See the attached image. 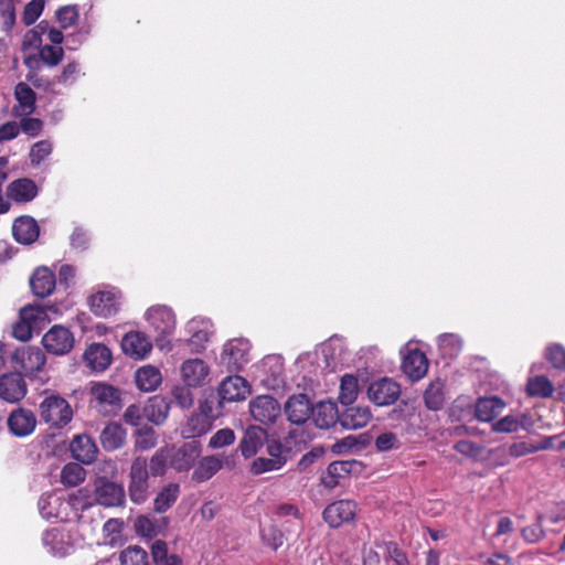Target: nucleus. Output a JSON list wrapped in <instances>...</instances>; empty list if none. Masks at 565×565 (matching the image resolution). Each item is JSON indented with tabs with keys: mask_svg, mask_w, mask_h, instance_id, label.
I'll return each mask as SVG.
<instances>
[{
	"mask_svg": "<svg viewBox=\"0 0 565 565\" xmlns=\"http://www.w3.org/2000/svg\"><path fill=\"white\" fill-rule=\"evenodd\" d=\"M39 415L50 427L62 428L72 420L73 411L64 397L45 391L44 398L39 405Z\"/></svg>",
	"mask_w": 565,
	"mask_h": 565,
	"instance_id": "nucleus-1",
	"label": "nucleus"
},
{
	"mask_svg": "<svg viewBox=\"0 0 565 565\" xmlns=\"http://www.w3.org/2000/svg\"><path fill=\"white\" fill-rule=\"evenodd\" d=\"M89 396L90 408L103 416L116 415L121 409V392L108 383L93 382Z\"/></svg>",
	"mask_w": 565,
	"mask_h": 565,
	"instance_id": "nucleus-2",
	"label": "nucleus"
},
{
	"mask_svg": "<svg viewBox=\"0 0 565 565\" xmlns=\"http://www.w3.org/2000/svg\"><path fill=\"white\" fill-rule=\"evenodd\" d=\"M10 363L22 376H33L43 370L46 356L39 347L23 345L11 353Z\"/></svg>",
	"mask_w": 565,
	"mask_h": 565,
	"instance_id": "nucleus-3",
	"label": "nucleus"
},
{
	"mask_svg": "<svg viewBox=\"0 0 565 565\" xmlns=\"http://www.w3.org/2000/svg\"><path fill=\"white\" fill-rule=\"evenodd\" d=\"M149 471L146 457H136L129 470L128 494L136 504L143 503L149 497Z\"/></svg>",
	"mask_w": 565,
	"mask_h": 565,
	"instance_id": "nucleus-4",
	"label": "nucleus"
},
{
	"mask_svg": "<svg viewBox=\"0 0 565 565\" xmlns=\"http://www.w3.org/2000/svg\"><path fill=\"white\" fill-rule=\"evenodd\" d=\"M358 513V503L353 500L341 499L328 504L322 511V519L331 529L352 524Z\"/></svg>",
	"mask_w": 565,
	"mask_h": 565,
	"instance_id": "nucleus-5",
	"label": "nucleus"
},
{
	"mask_svg": "<svg viewBox=\"0 0 565 565\" xmlns=\"http://www.w3.org/2000/svg\"><path fill=\"white\" fill-rule=\"evenodd\" d=\"M74 334L66 327L53 326L42 338L44 349L54 355L67 354L74 347Z\"/></svg>",
	"mask_w": 565,
	"mask_h": 565,
	"instance_id": "nucleus-6",
	"label": "nucleus"
},
{
	"mask_svg": "<svg viewBox=\"0 0 565 565\" xmlns=\"http://www.w3.org/2000/svg\"><path fill=\"white\" fill-rule=\"evenodd\" d=\"M399 396V384L388 377L376 380L367 387V397L376 406L393 405Z\"/></svg>",
	"mask_w": 565,
	"mask_h": 565,
	"instance_id": "nucleus-7",
	"label": "nucleus"
},
{
	"mask_svg": "<svg viewBox=\"0 0 565 565\" xmlns=\"http://www.w3.org/2000/svg\"><path fill=\"white\" fill-rule=\"evenodd\" d=\"M95 501L103 507H121L126 501V493L120 483L108 480L106 477L98 478L94 490Z\"/></svg>",
	"mask_w": 565,
	"mask_h": 565,
	"instance_id": "nucleus-8",
	"label": "nucleus"
},
{
	"mask_svg": "<svg viewBox=\"0 0 565 565\" xmlns=\"http://www.w3.org/2000/svg\"><path fill=\"white\" fill-rule=\"evenodd\" d=\"M202 452L200 441L191 440L169 452V463L178 472L189 471Z\"/></svg>",
	"mask_w": 565,
	"mask_h": 565,
	"instance_id": "nucleus-9",
	"label": "nucleus"
},
{
	"mask_svg": "<svg viewBox=\"0 0 565 565\" xmlns=\"http://www.w3.org/2000/svg\"><path fill=\"white\" fill-rule=\"evenodd\" d=\"M88 306L96 317L109 318L119 310V295L115 289L97 290L89 296Z\"/></svg>",
	"mask_w": 565,
	"mask_h": 565,
	"instance_id": "nucleus-10",
	"label": "nucleus"
},
{
	"mask_svg": "<svg viewBox=\"0 0 565 565\" xmlns=\"http://www.w3.org/2000/svg\"><path fill=\"white\" fill-rule=\"evenodd\" d=\"M280 412V404L269 395H259L249 402L252 417L264 425L274 424Z\"/></svg>",
	"mask_w": 565,
	"mask_h": 565,
	"instance_id": "nucleus-11",
	"label": "nucleus"
},
{
	"mask_svg": "<svg viewBox=\"0 0 565 565\" xmlns=\"http://www.w3.org/2000/svg\"><path fill=\"white\" fill-rule=\"evenodd\" d=\"M249 344L242 339H233L225 343L221 353V362L228 371H239L248 362Z\"/></svg>",
	"mask_w": 565,
	"mask_h": 565,
	"instance_id": "nucleus-12",
	"label": "nucleus"
},
{
	"mask_svg": "<svg viewBox=\"0 0 565 565\" xmlns=\"http://www.w3.org/2000/svg\"><path fill=\"white\" fill-rule=\"evenodd\" d=\"M26 394V384L19 372L0 376V397L9 403L20 402Z\"/></svg>",
	"mask_w": 565,
	"mask_h": 565,
	"instance_id": "nucleus-13",
	"label": "nucleus"
},
{
	"mask_svg": "<svg viewBox=\"0 0 565 565\" xmlns=\"http://www.w3.org/2000/svg\"><path fill=\"white\" fill-rule=\"evenodd\" d=\"M7 423L12 435L26 437L34 431L36 417L32 411L18 407L10 413Z\"/></svg>",
	"mask_w": 565,
	"mask_h": 565,
	"instance_id": "nucleus-14",
	"label": "nucleus"
},
{
	"mask_svg": "<svg viewBox=\"0 0 565 565\" xmlns=\"http://www.w3.org/2000/svg\"><path fill=\"white\" fill-rule=\"evenodd\" d=\"M312 413V404L306 394L290 396L285 404V414L291 424H305Z\"/></svg>",
	"mask_w": 565,
	"mask_h": 565,
	"instance_id": "nucleus-15",
	"label": "nucleus"
},
{
	"mask_svg": "<svg viewBox=\"0 0 565 565\" xmlns=\"http://www.w3.org/2000/svg\"><path fill=\"white\" fill-rule=\"evenodd\" d=\"M247 394H249V385L247 381L239 375L227 376L218 386L221 403L242 401L245 399Z\"/></svg>",
	"mask_w": 565,
	"mask_h": 565,
	"instance_id": "nucleus-16",
	"label": "nucleus"
},
{
	"mask_svg": "<svg viewBox=\"0 0 565 565\" xmlns=\"http://www.w3.org/2000/svg\"><path fill=\"white\" fill-rule=\"evenodd\" d=\"M402 369L411 381H419L428 371V359L419 349L409 350L403 359Z\"/></svg>",
	"mask_w": 565,
	"mask_h": 565,
	"instance_id": "nucleus-17",
	"label": "nucleus"
},
{
	"mask_svg": "<svg viewBox=\"0 0 565 565\" xmlns=\"http://www.w3.org/2000/svg\"><path fill=\"white\" fill-rule=\"evenodd\" d=\"M361 467L358 460H338L331 462L327 468V473L322 476L321 481L327 488H335L341 479L347 478Z\"/></svg>",
	"mask_w": 565,
	"mask_h": 565,
	"instance_id": "nucleus-18",
	"label": "nucleus"
},
{
	"mask_svg": "<svg viewBox=\"0 0 565 565\" xmlns=\"http://www.w3.org/2000/svg\"><path fill=\"white\" fill-rule=\"evenodd\" d=\"M14 97L18 102L12 107V115L14 117L30 116L35 111L36 94L26 83L20 82L15 85Z\"/></svg>",
	"mask_w": 565,
	"mask_h": 565,
	"instance_id": "nucleus-19",
	"label": "nucleus"
},
{
	"mask_svg": "<svg viewBox=\"0 0 565 565\" xmlns=\"http://www.w3.org/2000/svg\"><path fill=\"white\" fill-rule=\"evenodd\" d=\"M267 441V431L259 426H248L239 441L238 449L244 458L255 456Z\"/></svg>",
	"mask_w": 565,
	"mask_h": 565,
	"instance_id": "nucleus-20",
	"label": "nucleus"
},
{
	"mask_svg": "<svg viewBox=\"0 0 565 565\" xmlns=\"http://www.w3.org/2000/svg\"><path fill=\"white\" fill-rule=\"evenodd\" d=\"M55 285V275L47 267L36 268L30 278L31 290L39 298L50 296L54 291Z\"/></svg>",
	"mask_w": 565,
	"mask_h": 565,
	"instance_id": "nucleus-21",
	"label": "nucleus"
},
{
	"mask_svg": "<svg viewBox=\"0 0 565 565\" xmlns=\"http://www.w3.org/2000/svg\"><path fill=\"white\" fill-rule=\"evenodd\" d=\"M71 451L77 461L89 465L96 460L98 448L90 436L77 435L71 443Z\"/></svg>",
	"mask_w": 565,
	"mask_h": 565,
	"instance_id": "nucleus-22",
	"label": "nucleus"
},
{
	"mask_svg": "<svg viewBox=\"0 0 565 565\" xmlns=\"http://www.w3.org/2000/svg\"><path fill=\"white\" fill-rule=\"evenodd\" d=\"M12 234L17 242L32 244L40 235V227L32 216L22 215L14 220Z\"/></svg>",
	"mask_w": 565,
	"mask_h": 565,
	"instance_id": "nucleus-23",
	"label": "nucleus"
},
{
	"mask_svg": "<svg viewBox=\"0 0 565 565\" xmlns=\"http://www.w3.org/2000/svg\"><path fill=\"white\" fill-rule=\"evenodd\" d=\"M39 188L29 178H20L12 181L7 188L8 196L17 203H28L36 198Z\"/></svg>",
	"mask_w": 565,
	"mask_h": 565,
	"instance_id": "nucleus-24",
	"label": "nucleus"
},
{
	"mask_svg": "<svg viewBox=\"0 0 565 565\" xmlns=\"http://www.w3.org/2000/svg\"><path fill=\"white\" fill-rule=\"evenodd\" d=\"M372 418V413L366 406H351L345 408L339 417V423L344 429H360L365 427Z\"/></svg>",
	"mask_w": 565,
	"mask_h": 565,
	"instance_id": "nucleus-25",
	"label": "nucleus"
},
{
	"mask_svg": "<svg viewBox=\"0 0 565 565\" xmlns=\"http://www.w3.org/2000/svg\"><path fill=\"white\" fill-rule=\"evenodd\" d=\"M122 350L134 359H143L152 349L151 342L141 332H129L121 341Z\"/></svg>",
	"mask_w": 565,
	"mask_h": 565,
	"instance_id": "nucleus-26",
	"label": "nucleus"
},
{
	"mask_svg": "<svg viewBox=\"0 0 565 565\" xmlns=\"http://www.w3.org/2000/svg\"><path fill=\"white\" fill-rule=\"evenodd\" d=\"M182 377L188 386H201L209 375L207 365L200 359L186 360L181 366Z\"/></svg>",
	"mask_w": 565,
	"mask_h": 565,
	"instance_id": "nucleus-27",
	"label": "nucleus"
},
{
	"mask_svg": "<svg viewBox=\"0 0 565 565\" xmlns=\"http://www.w3.org/2000/svg\"><path fill=\"white\" fill-rule=\"evenodd\" d=\"M126 429L118 423H108L99 435L100 445L106 451H115L125 445Z\"/></svg>",
	"mask_w": 565,
	"mask_h": 565,
	"instance_id": "nucleus-28",
	"label": "nucleus"
},
{
	"mask_svg": "<svg viewBox=\"0 0 565 565\" xmlns=\"http://www.w3.org/2000/svg\"><path fill=\"white\" fill-rule=\"evenodd\" d=\"M147 320L160 335L172 333L175 327L173 313L164 307L149 309Z\"/></svg>",
	"mask_w": 565,
	"mask_h": 565,
	"instance_id": "nucleus-29",
	"label": "nucleus"
},
{
	"mask_svg": "<svg viewBox=\"0 0 565 565\" xmlns=\"http://www.w3.org/2000/svg\"><path fill=\"white\" fill-rule=\"evenodd\" d=\"M311 417L318 428L329 429L339 422L340 414L334 403L320 402L312 406Z\"/></svg>",
	"mask_w": 565,
	"mask_h": 565,
	"instance_id": "nucleus-30",
	"label": "nucleus"
},
{
	"mask_svg": "<svg viewBox=\"0 0 565 565\" xmlns=\"http://www.w3.org/2000/svg\"><path fill=\"white\" fill-rule=\"evenodd\" d=\"M505 407L498 396L480 397L476 403L475 416L480 422H492Z\"/></svg>",
	"mask_w": 565,
	"mask_h": 565,
	"instance_id": "nucleus-31",
	"label": "nucleus"
},
{
	"mask_svg": "<svg viewBox=\"0 0 565 565\" xmlns=\"http://www.w3.org/2000/svg\"><path fill=\"white\" fill-rule=\"evenodd\" d=\"M84 359L93 370L104 371L111 363V352L103 343H93L85 350Z\"/></svg>",
	"mask_w": 565,
	"mask_h": 565,
	"instance_id": "nucleus-32",
	"label": "nucleus"
},
{
	"mask_svg": "<svg viewBox=\"0 0 565 565\" xmlns=\"http://www.w3.org/2000/svg\"><path fill=\"white\" fill-rule=\"evenodd\" d=\"M212 427L211 416L205 412L204 406H201V413L193 414L182 428V435L188 439L203 436Z\"/></svg>",
	"mask_w": 565,
	"mask_h": 565,
	"instance_id": "nucleus-33",
	"label": "nucleus"
},
{
	"mask_svg": "<svg viewBox=\"0 0 565 565\" xmlns=\"http://www.w3.org/2000/svg\"><path fill=\"white\" fill-rule=\"evenodd\" d=\"M223 467V461L216 456L203 457L192 472V480L201 483L214 477Z\"/></svg>",
	"mask_w": 565,
	"mask_h": 565,
	"instance_id": "nucleus-34",
	"label": "nucleus"
},
{
	"mask_svg": "<svg viewBox=\"0 0 565 565\" xmlns=\"http://www.w3.org/2000/svg\"><path fill=\"white\" fill-rule=\"evenodd\" d=\"M170 411L169 402L161 396H153L149 398L148 403L143 407L146 418L156 424L161 425L168 417Z\"/></svg>",
	"mask_w": 565,
	"mask_h": 565,
	"instance_id": "nucleus-35",
	"label": "nucleus"
},
{
	"mask_svg": "<svg viewBox=\"0 0 565 565\" xmlns=\"http://www.w3.org/2000/svg\"><path fill=\"white\" fill-rule=\"evenodd\" d=\"M135 381L140 391L152 392L161 384L162 377L157 367L146 365L137 370Z\"/></svg>",
	"mask_w": 565,
	"mask_h": 565,
	"instance_id": "nucleus-36",
	"label": "nucleus"
},
{
	"mask_svg": "<svg viewBox=\"0 0 565 565\" xmlns=\"http://www.w3.org/2000/svg\"><path fill=\"white\" fill-rule=\"evenodd\" d=\"M180 495V484L170 482L166 484L156 495L153 500V510L157 513H164L168 511L178 500Z\"/></svg>",
	"mask_w": 565,
	"mask_h": 565,
	"instance_id": "nucleus-37",
	"label": "nucleus"
},
{
	"mask_svg": "<svg viewBox=\"0 0 565 565\" xmlns=\"http://www.w3.org/2000/svg\"><path fill=\"white\" fill-rule=\"evenodd\" d=\"M554 391L553 383L544 375L530 377L526 382L525 392L531 397L548 398Z\"/></svg>",
	"mask_w": 565,
	"mask_h": 565,
	"instance_id": "nucleus-38",
	"label": "nucleus"
},
{
	"mask_svg": "<svg viewBox=\"0 0 565 565\" xmlns=\"http://www.w3.org/2000/svg\"><path fill=\"white\" fill-rule=\"evenodd\" d=\"M424 402L428 409L439 411L445 403L444 383L440 380L431 382L424 392Z\"/></svg>",
	"mask_w": 565,
	"mask_h": 565,
	"instance_id": "nucleus-39",
	"label": "nucleus"
},
{
	"mask_svg": "<svg viewBox=\"0 0 565 565\" xmlns=\"http://www.w3.org/2000/svg\"><path fill=\"white\" fill-rule=\"evenodd\" d=\"M359 394L358 377L352 374H344L340 382L339 402L342 405H351Z\"/></svg>",
	"mask_w": 565,
	"mask_h": 565,
	"instance_id": "nucleus-40",
	"label": "nucleus"
},
{
	"mask_svg": "<svg viewBox=\"0 0 565 565\" xmlns=\"http://www.w3.org/2000/svg\"><path fill=\"white\" fill-rule=\"evenodd\" d=\"M86 478L85 469L77 462L66 463L61 471V482L66 487H76Z\"/></svg>",
	"mask_w": 565,
	"mask_h": 565,
	"instance_id": "nucleus-41",
	"label": "nucleus"
},
{
	"mask_svg": "<svg viewBox=\"0 0 565 565\" xmlns=\"http://www.w3.org/2000/svg\"><path fill=\"white\" fill-rule=\"evenodd\" d=\"M158 436L156 430L148 425H145L136 430L135 434V448L141 451H147L157 446Z\"/></svg>",
	"mask_w": 565,
	"mask_h": 565,
	"instance_id": "nucleus-42",
	"label": "nucleus"
},
{
	"mask_svg": "<svg viewBox=\"0 0 565 565\" xmlns=\"http://www.w3.org/2000/svg\"><path fill=\"white\" fill-rule=\"evenodd\" d=\"M120 563L121 565H148V554L140 546H128L120 553Z\"/></svg>",
	"mask_w": 565,
	"mask_h": 565,
	"instance_id": "nucleus-43",
	"label": "nucleus"
},
{
	"mask_svg": "<svg viewBox=\"0 0 565 565\" xmlns=\"http://www.w3.org/2000/svg\"><path fill=\"white\" fill-rule=\"evenodd\" d=\"M169 461V451L166 448L158 449L149 461V475L152 477H162L167 471V462Z\"/></svg>",
	"mask_w": 565,
	"mask_h": 565,
	"instance_id": "nucleus-44",
	"label": "nucleus"
},
{
	"mask_svg": "<svg viewBox=\"0 0 565 565\" xmlns=\"http://www.w3.org/2000/svg\"><path fill=\"white\" fill-rule=\"evenodd\" d=\"M286 463V459H273L258 457L253 460L250 465V472L253 475H262L264 472L278 470Z\"/></svg>",
	"mask_w": 565,
	"mask_h": 565,
	"instance_id": "nucleus-45",
	"label": "nucleus"
},
{
	"mask_svg": "<svg viewBox=\"0 0 565 565\" xmlns=\"http://www.w3.org/2000/svg\"><path fill=\"white\" fill-rule=\"evenodd\" d=\"M53 150V145L50 140H40L35 142L30 150L29 158L31 166L36 167L44 161Z\"/></svg>",
	"mask_w": 565,
	"mask_h": 565,
	"instance_id": "nucleus-46",
	"label": "nucleus"
},
{
	"mask_svg": "<svg viewBox=\"0 0 565 565\" xmlns=\"http://www.w3.org/2000/svg\"><path fill=\"white\" fill-rule=\"evenodd\" d=\"M56 19L62 29H67L76 24L79 13L77 6L68 4L56 10Z\"/></svg>",
	"mask_w": 565,
	"mask_h": 565,
	"instance_id": "nucleus-47",
	"label": "nucleus"
},
{
	"mask_svg": "<svg viewBox=\"0 0 565 565\" xmlns=\"http://www.w3.org/2000/svg\"><path fill=\"white\" fill-rule=\"evenodd\" d=\"M0 18L2 20V29L6 32L11 31L15 24L14 0H0Z\"/></svg>",
	"mask_w": 565,
	"mask_h": 565,
	"instance_id": "nucleus-48",
	"label": "nucleus"
},
{
	"mask_svg": "<svg viewBox=\"0 0 565 565\" xmlns=\"http://www.w3.org/2000/svg\"><path fill=\"white\" fill-rule=\"evenodd\" d=\"M41 60L49 66L58 65L64 57V50L57 45H44L40 49Z\"/></svg>",
	"mask_w": 565,
	"mask_h": 565,
	"instance_id": "nucleus-49",
	"label": "nucleus"
},
{
	"mask_svg": "<svg viewBox=\"0 0 565 565\" xmlns=\"http://www.w3.org/2000/svg\"><path fill=\"white\" fill-rule=\"evenodd\" d=\"M44 6V0H31L29 3H26L22 14L23 23L26 26L32 25L42 14Z\"/></svg>",
	"mask_w": 565,
	"mask_h": 565,
	"instance_id": "nucleus-50",
	"label": "nucleus"
},
{
	"mask_svg": "<svg viewBox=\"0 0 565 565\" xmlns=\"http://www.w3.org/2000/svg\"><path fill=\"white\" fill-rule=\"evenodd\" d=\"M20 131L25 134L31 138L38 137L44 127V122L40 118L30 117V116H21V120L19 122Z\"/></svg>",
	"mask_w": 565,
	"mask_h": 565,
	"instance_id": "nucleus-51",
	"label": "nucleus"
},
{
	"mask_svg": "<svg viewBox=\"0 0 565 565\" xmlns=\"http://www.w3.org/2000/svg\"><path fill=\"white\" fill-rule=\"evenodd\" d=\"M545 359L557 370H565V348L552 344L545 351Z\"/></svg>",
	"mask_w": 565,
	"mask_h": 565,
	"instance_id": "nucleus-52",
	"label": "nucleus"
},
{
	"mask_svg": "<svg viewBox=\"0 0 565 565\" xmlns=\"http://www.w3.org/2000/svg\"><path fill=\"white\" fill-rule=\"evenodd\" d=\"M191 386L182 385V386H174L171 391V395L173 401L181 407V408H190L193 405V395L190 390Z\"/></svg>",
	"mask_w": 565,
	"mask_h": 565,
	"instance_id": "nucleus-53",
	"label": "nucleus"
},
{
	"mask_svg": "<svg viewBox=\"0 0 565 565\" xmlns=\"http://www.w3.org/2000/svg\"><path fill=\"white\" fill-rule=\"evenodd\" d=\"M235 441V434L230 428H223L217 430L209 441V447L213 449L222 448L224 446L232 445Z\"/></svg>",
	"mask_w": 565,
	"mask_h": 565,
	"instance_id": "nucleus-54",
	"label": "nucleus"
},
{
	"mask_svg": "<svg viewBox=\"0 0 565 565\" xmlns=\"http://www.w3.org/2000/svg\"><path fill=\"white\" fill-rule=\"evenodd\" d=\"M522 427V423L512 415H508L497 420L492 425V430L495 433H516Z\"/></svg>",
	"mask_w": 565,
	"mask_h": 565,
	"instance_id": "nucleus-55",
	"label": "nucleus"
},
{
	"mask_svg": "<svg viewBox=\"0 0 565 565\" xmlns=\"http://www.w3.org/2000/svg\"><path fill=\"white\" fill-rule=\"evenodd\" d=\"M454 448L459 454L470 458H478L483 450V447L481 445L468 439H461L457 441Z\"/></svg>",
	"mask_w": 565,
	"mask_h": 565,
	"instance_id": "nucleus-56",
	"label": "nucleus"
},
{
	"mask_svg": "<svg viewBox=\"0 0 565 565\" xmlns=\"http://www.w3.org/2000/svg\"><path fill=\"white\" fill-rule=\"evenodd\" d=\"M399 446L397 435L392 431H386L379 435L375 439V447L380 451H388L396 449Z\"/></svg>",
	"mask_w": 565,
	"mask_h": 565,
	"instance_id": "nucleus-57",
	"label": "nucleus"
},
{
	"mask_svg": "<svg viewBox=\"0 0 565 565\" xmlns=\"http://www.w3.org/2000/svg\"><path fill=\"white\" fill-rule=\"evenodd\" d=\"M145 413L140 405H129L124 413V420L126 424L131 426H140L143 419Z\"/></svg>",
	"mask_w": 565,
	"mask_h": 565,
	"instance_id": "nucleus-58",
	"label": "nucleus"
},
{
	"mask_svg": "<svg viewBox=\"0 0 565 565\" xmlns=\"http://www.w3.org/2000/svg\"><path fill=\"white\" fill-rule=\"evenodd\" d=\"M135 527L139 535L148 539H152L157 534L154 524L147 516H138Z\"/></svg>",
	"mask_w": 565,
	"mask_h": 565,
	"instance_id": "nucleus-59",
	"label": "nucleus"
},
{
	"mask_svg": "<svg viewBox=\"0 0 565 565\" xmlns=\"http://www.w3.org/2000/svg\"><path fill=\"white\" fill-rule=\"evenodd\" d=\"M388 557L394 562L395 565H409L406 554L398 547L395 542H388L385 544Z\"/></svg>",
	"mask_w": 565,
	"mask_h": 565,
	"instance_id": "nucleus-60",
	"label": "nucleus"
},
{
	"mask_svg": "<svg viewBox=\"0 0 565 565\" xmlns=\"http://www.w3.org/2000/svg\"><path fill=\"white\" fill-rule=\"evenodd\" d=\"M20 134V127L17 121H7L0 125V143L17 138Z\"/></svg>",
	"mask_w": 565,
	"mask_h": 565,
	"instance_id": "nucleus-61",
	"label": "nucleus"
},
{
	"mask_svg": "<svg viewBox=\"0 0 565 565\" xmlns=\"http://www.w3.org/2000/svg\"><path fill=\"white\" fill-rule=\"evenodd\" d=\"M168 544L162 540H157L151 545V556L157 565H160L168 557Z\"/></svg>",
	"mask_w": 565,
	"mask_h": 565,
	"instance_id": "nucleus-62",
	"label": "nucleus"
},
{
	"mask_svg": "<svg viewBox=\"0 0 565 565\" xmlns=\"http://www.w3.org/2000/svg\"><path fill=\"white\" fill-rule=\"evenodd\" d=\"M544 536V531L540 523L529 525L522 530V537L529 543H536Z\"/></svg>",
	"mask_w": 565,
	"mask_h": 565,
	"instance_id": "nucleus-63",
	"label": "nucleus"
},
{
	"mask_svg": "<svg viewBox=\"0 0 565 565\" xmlns=\"http://www.w3.org/2000/svg\"><path fill=\"white\" fill-rule=\"evenodd\" d=\"M88 241L87 233L82 228H75L71 235V244L77 249H85Z\"/></svg>",
	"mask_w": 565,
	"mask_h": 565,
	"instance_id": "nucleus-64",
	"label": "nucleus"
}]
</instances>
